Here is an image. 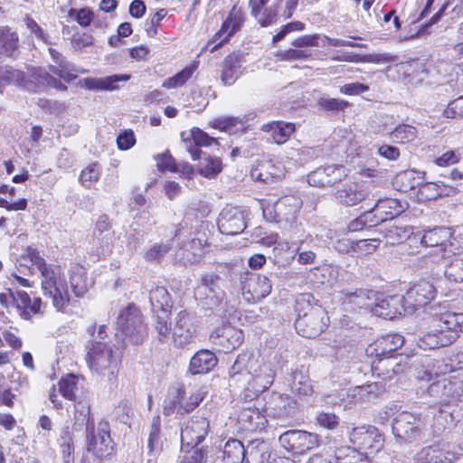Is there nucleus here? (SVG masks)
Segmentation results:
<instances>
[{
    "mask_svg": "<svg viewBox=\"0 0 463 463\" xmlns=\"http://www.w3.org/2000/svg\"><path fill=\"white\" fill-rule=\"evenodd\" d=\"M295 328L297 332L307 338H316L327 326L328 317L326 310L315 303V298L310 293H303L295 300Z\"/></svg>",
    "mask_w": 463,
    "mask_h": 463,
    "instance_id": "1",
    "label": "nucleus"
},
{
    "mask_svg": "<svg viewBox=\"0 0 463 463\" xmlns=\"http://www.w3.org/2000/svg\"><path fill=\"white\" fill-rule=\"evenodd\" d=\"M436 327L420 336L417 345L422 350H433L450 345L458 337V332H463V313L446 311L435 314Z\"/></svg>",
    "mask_w": 463,
    "mask_h": 463,
    "instance_id": "2",
    "label": "nucleus"
},
{
    "mask_svg": "<svg viewBox=\"0 0 463 463\" xmlns=\"http://www.w3.org/2000/svg\"><path fill=\"white\" fill-rule=\"evenodd\" d=\"M86 362L89 368L98 374L107 376L109 382L117 379L120 358L114 354L110 343L86 344Z\"/></svg>",
    "mask_w": 463,
    "mask_h": 463,
    "instance_id": "3",
    "label": "nucleus"
},
{
    "mask_svg": "<svg viewBox=\"0 0 463 463\" xmlns=\"http://www.w3.org/2000/svg\"><path fill=\"white\" fill-rule=\"evenodd\" d=\"M118 330L133 345H140L147 336V327L144 323L140 310L129 304L123 309L117 319Z\"/></svg>",
    "mask_w": 463,
    "mask_h": 463,
    "instance_id": "4",
    "label": "nucleus"
},
{
    "mask_svg": "<svg viewBox=\"0 0 463 463\" xmlns=\"http://www.w3.org/2000/svg\"><path fill=\"white\" fill-rule=\"evenodd\" d=\"M279 442L286 451L298 456L317 448L321 439L317 433L302 430H288L279 435Z\"/></svg>",
    "mask_w": 463,
    "mask_h": 463,
    "instance_id": "5",
    "label": "nucleus"
},
{
    "mask_svg": "<svg viewBox=\"0 0 463 463\" xmlns=\"http://www.w3.org/2000/svg\"><path fill=\"white\" fill-rule=\"evenodd\" d=\"M392 430L400 444L412 443L422 437V421L420 416L402 411L394 418Z\"/></svg>",
    "mask_w": 463,
    "mask_h": 463,
    "instance_id": "6",
    "label": "nucleus"
},
{
    "mask_svg": "<svg viewBox=\"0 0 463 463\" xmlns=\"http://www.w3.org/2000/svg\"><path fill=\"white\" fill-rule=\"evenodd\" d=\"M86 436V449L95 458H103L113 454L114 442L110 437L109 425L106 421H100L91 430H88Z\"/></svg>",
    "mask_w": 463,
    "mask_h": 463,
    "instance_id": "7",
    "label": "nucleus"
},
{
    "mask_svg": "<svg viewBox=\"0 0 463 463\" xmlns=\"http://www.w3.org/2000/svg\"><path fill=\"white\" fill-rule=\"evenodd\" d=\"M34 261L36 262V269L43 277L42 289L43 294L52 298V304L57 309H61L70 301L68 292H61L57 287L55 272L46 264L43 257H34Z\"/></svg>",
    "mask_w": 463,
    "mask_h": 463,
    "instance_id": "8",
    "label": "nucleus"
},
{
    "mask_svg": "<svg viewBox=\"0 0 463 463\" xmlns=\"http://www.w3.org/2000/svg\"><path fill=\"white\" fill-rule=\"evenodd\" d=\"M351 443L365 453L377 452L383 448V434L374 426L363 425L354 428L349 433Z\"/></svg>",
    "mask_w": 463,
    "mask_h": 463,
    "instance_id": "9",
    "label": "nucleus"
},
{
    "mask_svg": "<svg viewBox=\"0 0 463 463\" xmlns=\"http://www.w3.org/2000/svg\"><path fill=\"white\" fill-rule=\"evenodd\" d=\"M250 372L253 392L252 395L246 393L245 397L253 399L271 386L276 376V371L271 362H262L250 356Z\"/></svg>",
    "mask_w": 463,
    "mask_h": 463,
    "instance_id": "10",
    "label": "nucleus"
},
{
    "mask_svg": "<svg viewBox=\"0 0 463 463\" xmlns=\"http://www.w3.org/2000/svg\"><path fill=\"white\" fill-rule=\"evenodd\" d=\"M243 21L244 14L242 10L234 5L222 23L221 29L208 42V46L213 45L210 52H215L219 47L227 43L241 28Z\"/></svg>",
    "mask_w": 463,
    "mask_h": 463,
    "instance_id": "11",
    "label": "nucleus"
},
{
    "mask_svg": "<svg viewBox=\"0 0 463 463\" xmlns=\"http://www.w3.org/2000/svg\"><path fill=\"white\" fill-rule=\"evenodd\" d=\"M408 206L409 204H395L393 211L387 212L385 210H382L383 207H380V204H374L373 208L370 211L364 212L351 223V229L353 231L358 230V225L376 226L383 224L386 221L392 220L399 216L408 208Z\"/></svg>",
    "mask_w": 463,
    "mask_h": 463,
    "instance_id": "12",
    "label": "nucleus"
},
{
    "mask_svg": "<svg viewBox=\"0 0 463 463\" xmlns=\"http://www.w3.org/2000/svg\"><path fill=\"white\" fill-rule=\"evenodd\" d=\"M403 295L383 296L377 292L373 314L387 319H393L397 316L408 314V308Z\"/></svg>",
    "mask_w": 463,
    "mask_h": 463,
    "instance_id": "13",
    "label": "nucleus"
},
{
    "mask_svg": "<svg viewBox=\"0 0 463 463\" xmlns=\"http://www.w3.org/2000/svg\"><path fill=\"white\" fill-rule=\"evenodd\" d=\"M297 402L287 394L272 392L266 402V411L269 416L279 420H286L296 415Z\"/></svg>",
    "mask_w": 463,
    "mask_h": 463,
    "instance_id": "14",
    "label": "nucleus"
},
{
    "mask_svg": "<svg viewBox=\"0 0 463 463\" xmlns=\"http://www.w3.org/2000/svg\"><path fill=\"white\" fill-rule=\"evenodd\" d=\"M209 421L204 417L194 416L181 431L182 449L184 447L194 449L201 444L208 434Z\"/></svg>",
    "mask_w": 463,
    "mask_h": 463,
    "instance_id": "15",
    "label": "nucleus"
},
{
    "mask_svg": "<svg viewBox=\"0 0 463 463\" xmlns=\"http://www.w3.org/2000/svg\"><path fill=\"white\" fill-rule=\"evenodd\" d=\"M403 297L407 303L408 314H412L434 298L435 288L429 281L422 280L411 287Z\"/></svg>",
    "mask_w": 463,
    "mask_h": 463,
    "instance_id": "16",
    "label": "nucleus"
},
{
    "mask_svg": "<svg viewBox=\"0 0 463 463\" xmlns=\"http://www.w3.org/2000/svg\"><path fill=\"white\" fill-rule=\"evenodd\" d=\"M404 343V337L399 334H390L378 338L373 344L366 348L369 356H375L378 363L383 358H390L392 354L401 348Z\"/></svg>",
    "mask_w": 463,
    "mask_h": 463,
    "instance_id": "17",
    "label": "nucleus"
},
{
    "mask_svg": "<svg viewBox=\"0 0 463 463\" xmlns=\"http://www.w3.org/2000/svg\"><path fill=\"white\" fill-rule=\"evenodd\" d=\"M343 304L352 309H364L373 313L377 292L370 289L357 288L354 291L343 289L340 291Z\"/></svg>",
    "mask_w": 463,
    "mask_h": 463,
    "instance_id": "18",
    "label": "nucleus"
},
{
    "mask_svg": "<svg viewBox=\"0 0 463 463\" xmlns=\"http://www.w3.org/2000/svg\"><path fill=\"white\" fill-rule=\"evenodd\" d=\"M210 338L215 345L222 346L223 352L227 353L241 345L243 333L231 325H224L216 328Z\"/></svg>",
    "mask_w": 463,
    "mask_h": 463,
    "instance_id": "19",
    "label": "nucleus"
},
{
    "mask_svg": "<svg viewBox=\"0 0 463 463\" xmlns=\"http://www.w3.org/2000/svg\"><path fill=\"white\" fill-rule=\"evenodd\" d=\"M250 377V355L241 354L229 370V385L234 388L249 385L251 388Z\"/></svg>",
    "mask_w": 463,
    "mask_h": 463,
    "instance_id": "20",
    "label": "nucleus"
},
{
    "mask_svg": "<svg viewBox=\"0 0 463 463\" xmlns=\"http://www.w3.org/2000/svg\"><path fill=\"white\" fill-rule=\"evenodd\" d=\"M218 227L221 232L235 235L246 227L242 213L237 207L224 208L220 213Z\"/></svg>",
    "mask_w": 463,
    "mask_h": 463,
    "instance_id": "21",
    "label": "nucleus"
},
{
    "mask_svg": "<svg viewBox=\"0 0 463 463\" xmlns=\"http://www.w3.org/2000/svg\"><path fill=\"white\" fill-rule=\"evenodd\" d=\"M184 143L193 160L201 158V154L204 153L200 149L201 147H207L212 145L219 146L216 138L210 137L198 128L191 129V139H184Z\"/></svg>",
    "mask_w": 463,
    "mask_h": 463,
    "instance_id": "22",
    "label": "nucleus"
},
{
    "mask_svg": "<svg viewBox=\"0 0 463 463\" xmlns=\"http://www.w3.org/2000/svg\"><path fill=\"white\" fill-rule=\"evenodd\" d=\"M196 327L193 317L185 310L180 311L176 316L175 325L173 327V336L179 345H186L194 336Z\"/></svg>",
    "mask_w": 463,
    "mask_h": 463,
    "instance_id": "23",
    "label": "nucleus"
},
{
    "mask_svg": "<svg viewBox=\"0 0 463 463\" xmlns=\"http://www.w3.org/2000/svg\"><path fill=\"white\" fill-rule=\"evenodd\" d=\"M242 288L246 289L254 300H261L271 292L272 281L266 275L250 274L243 283Z\"/></svg>",
    "mask_w": 463,
    "mask_h": 463,
    "instance_id": "24",
    "label": "nucleus"
},
{
    "mask_svg": "<svg viewBox=\"0 0 463 463\" xmlns=\"http://www.w3.org/2000/svg\"><path fill=\"white\" fill-rule=\"evenodd\" d=\"M243 59L240 54L231 53L227 55L222 63L221 80L224 85H232L241 76Z\"/></svg>",
    "mask_w": 463,
    "mask_h": 463,
    "instance_id": "25",
    "label": "nucleus"
},
{
    "mask_svg": "<svg viewBox=\"0 0 463 463\" xmlns=\"http://www.w3.org/2000/svg\"><path fill=\"white\" fill-rule=\"evenodd\" d=\"M216 355L207 349L196 352L190 360L189 372L192 374L206 373L212 371L217 364Z\"/></svg>",
    "mask_w": 463,
    "mask_h": 463,
    "instance_id": "26",
    "label": "nucleus"
},
{
    "mask_svg": "<svg viewBox=\"0 0 463 463\" xmlns=\"http://www.w3.org/2000/svg\"><path fill=\"white\" fill-rule=\"evenodd\" d=\"M270 449L267 442L262 439L249 441L245 448V463H268L270 458Z\"/></svg>",
    "mask_w": 463,
    "mask_h": 463,
    "instance_id": "27",
    "label": "nucleus"
},
{
    "mask_svg": "<svg viewBox=\"0 0 463 463\" xmlns=\"http://www.w3.org/2000/svg\"><path fill=\"white\" fill-rule=\"evenodd\" d=\"M452 233L449 228L441 226L425 231L422 235L419 232L415 235L420 239V243L426 247H442L451 238Z\"/></svg>",
    "mask_w": 463,
    "mask_h": 463,
    "instance_id": "28",
    "label": "nucleus"
},
{
    "mask_svg": "<svg viewBox=\"0 0 463 463\" xmlns=\"http://www.w3.org/2000/svg\"><path fill=\"white\" fill-rule=\"evenodd\" d=\"M42 299L34 298L32 299L25 291H18V298L15 307L22 318L29 320L33 315L41 314Z\"/></svg>",
    "mask_w": 463,
    "mask_h": 463,
    "instance_id": "29",
    "label": "nucleus"
},
{
    "mask_svg": "<svg viewBox=\"0 0 463 463\" xmlns=\"http://www.w3.org/2000/svg\"><path fill=\"white\" fill-rule=\"evenodd\" d=\"M149 302L153 313L171 312L173 299L165 287H156L150 290Z\"/></svg>",
    "mask_w": 463,
    "mask_h": 463,
    "instance_id": "30",
    "label": "nucleus"
},
{
    "mask_svg": "<svg viewBox=\"0 0 463 463\" xmlns=\"http://www.w3.org/2000/svg\"><path fill=\"white\" fill-rule=\"evenodd\" d=\"M262 130L269 132L274 142L278 145H281L295 132L296 128L293 123L274 121L264 125Z\"/></svg>",
    "mask_w": 463,
    "mask_h": 463,
    "instance_id": "31",
    "label": "nucleus"
},
{
    "mask_svg": "<svg viewBox=\"0 0 463 463\" xmlns=\"http://www.w3.org/2000/svg\"><path fill=\"white\" fill-rule=\"evenodd\" d=\"M16 85L29 89L27 86L26 77L24 71L14 69L11 66L0 67V93L7 85Z\"/></svg>",
    "mask_w": 463,
    "mask_h": 463,
    "instance_id": "32",
    "label": "nucleus"
},
{
    "mask_svg": "<svg viewBox=\"0 0 463 463\" xmlns=\"http://www.w3.org/2000/svg\"><path fill=\"white\" fill-rule=\"evenodd\" d=\"M381 232L383 234L385 244L396 245L411 239L413 234V228L393 224L385 226L384 231L381 230Z\"/></svg>",
    "mask_w": 463,
    "mask_h": 463,
    "instance_id": "33",
    "label": "nucleus"
},
{
    "mask_svg": "<svg viewBox=\"0 0 463 463\" xmlns=\"http://www.w3.org/2000/svg\"><path fill=\"white\" fill-rule=\"evenodd\" d=\"M198 172L209 179L215 178L222 171V162L218 156H210L207 153L201 154Z\"/></svg>",
    "mask_w": 463,
    "mask_h": 463,
    "instance_id": "34",
    "label": "nucleus"
},
{
    "mask_svg": "<svg viewBox=\"0 0 463 463\" xmlns=\"http://www.w3.org/2000/svg\"><path fill=\"white\" fill-rule=\"evenodd\" d=\"M19 37L10 27H0V50L7 56L14 57L18 52Z\"/></svg>",
    "mask_w": 463,
    "mask_h": 463,
    "instance_id": "35",
    "label": "nucleus"
},
{
    "mask_svg": "<svg viewBox=\"0 0 463 463\" xmlns=\"http://www.w3.org/2000/svg\"><path fill=\"white\" fill-rule=\"evenodd\" d=\"M245 448L239 439H230L223 447V462L243 463L245 459Z\"/></svg>",
    "mask_w": 463,
    "mask_h": 463,
    "instance_id": "36",
    "label": "nucleus"
},
{
    "mask_svg": "<svg viewBox=\"0 0 463 463\" xmlns=\"http://www.w3.org/2000/svg\"><path fill=\"white\" fill-rule=\"evenodd\" d=\"M202 286L213 294V298H215L216 301L221 300L225 295V279L215 273L203 275L202 278Z\"/></svg>",
    "mask_w": 463,
    "mask_h": 463,
    "instance_id": "37",
    "label": "nucleus"
},
{
    "mask_svg": "<svg viewBox=\"0 0 463 463\" xmlns=\"http://www.w3.org/2000/svg\"><path fill=\"white\" fill-rule=\"evenodd\" d=\"M290 387L293 392L300 396H308L313 392V387L309 377L303 370H295L291 373Z\"/></svg>",
    "mask_w": 463,
    "mask_h": 463,
    "instance_id": "38",
    "label": "nucleus"
},
{
    "mask_svg": "<svg viewBox=\"0 0 463 463\" xmlns=\"http://www.w3.org/2000/svg\"><path fill=\"white\" fill-rule=\"evenodd\" d=\"M275 168L271 163H263L250 171V176L258 182L270 184L280 178L279 173L273 171Z\"/></svg>",
    "mask_w": 463,
    "mask_h": 463,
    "instance_id": "39",
    "label": "nucleus"
},
{
    "mask_svg": "<svg viewBox=\"0 0 463 463\" xmlns=\"http://www.w3.org/2000/svg\"><path fill=\"white\" fill-rule=\"evenodd\" d=\"M336 463H368L364 453L356 448L341 447L335 450Z\"/></svg>",
    "mask_w": 463,
    "mask_h": 463,
    "instance_id": "40",
    "label": "nucleus"
},
{
    "mask_svg": "<svg viewBox=\"0 0 463 463\" xmlns=\"http://www.w3.org/2000/svg\"><path fill=\"white\" fill-rule=\"evenodd\" d=\"M61 452L62 454L64 463H71L74 460V441L73 435L69 427H64L58 439Z\"/></svg>",
    "mask_w": 463,
    "mask_h": 463,
    "instance_id": "41",
    "label": "nucleus"
},
{
    "mask_svg": "<svg viewBox=\"0 0 463 463\" xmlns=\"http://www.w3.org/2000/svg\"><path fill=\"white\" fill-rule=\"evenodd\" d=\"M171 312L154 313V328L161 342H165L170 336L173 328L168 322Z\"/></svg>",
    "mask_w": 463,
    "mask_h": 463,
    "instance_id": "42",
    "label": "nucleus"
},
{
    "mask_svg": "<svg viewBox=\"0 0 463 463\" xmlns=\"http://www.w3.org/2000/svg\"><path fill=\"white\" fill-rule=\"evenodd\" d=\"M212 126L221 131L235 133L244 128V121L239 117H220L212 122Z\"/></svg>",
    "mask_w": 463,
    "mask_h": 463,
    "instance_id": "43",
    "label": "nucleus"
},
{
    "mask_svg": "<svg viewBox=\"0 0 463 463\" xmlns=\"http://www.w3.org/2000/svg\"><path fill=\"white\" fill-rule=\"evenodd\" d=\"M34 257H41L38 250L31 246L25 250V253L21 255L17 260L16 265L18 270L24 274H33L34 268L36 269V262Z\"/></svg>",
    "mask_w": 463,
    "mask_h": 463,
    "instance_id": "44",
    "label": "nucleus"
},
{
    "mask_svg": "<svg viewBox=\"0 0 463 463\" xmlns=\"http://www.w3.org/2000/svg\"><path fill=\"white\" fill-rule=\"evenodd\" d=\"M196 69L195 65H191L184 68L175 75L165 80L162 86L165 89H175L184 86L186 81L193 76Z\"/></svg>",
    "mask_w": 463,
    "mask_h": 463,
    "instance_id": "45",
    "label": "nucleus"
},
{
    "mask_svg": "<svg viewBox=\"0 0 463 463\" xmlns=\"http://www.w3.org/2000/svg\"><path fill=\"white\" fill-rule=\"evenodd\" d=\"M173 239L165 241L155 243L150 249L145 253V259L149 262L159 263L166 253L172 249Z\"/></svg>",
    "mask_w": 463,
    "mask_h": 463,
    "instance_id": "46",
    "label": "nucleus"
},
{
    "mask_svg": "<svg viewBox=\"0 0 463 463\" xmlns=\"http://www.w3.org/2000/svg\"><path fill=\"white\" fill-rule=\"evenodd\" d=\"M417 129L409 124L398 125L391 133V137L399 143H409L417 137Z\"/></svg>",
    "mask_w": 463,
    "mask_h": 463,
    "instance_id": "47",
    "label": "nucleus"
},
{
    "mask_svg": "<svg viewBox=\"0 0 463 463\" xmlns=\"http://www.w3.org/2000/svg\"><path fill=\"white\" fill-rule=\"evenodd\" d=\"M311 55L310 50L295 47L286 51H279L275 54L279 61H306L308 60Z\"/></svg>",
    "mask_w": 463,
    "mask_h": 463,
    "instance_id": "48",
    "label": "nucleus"
},
{
    "mask_svg": "<svg viewBox=\"0 0 463 463\" xmlns=\"http://www.w3.org/2000/svg\"><path fill=\"white\" fill-rule=\"evenodd\" d=\"M340 181V175L335 177H327V172L323 167H319L307 175V183L312 186L332 185Z\"/></svg>",
    "mask_w": 463,
    "mask_h": 463,
    "instance_id": "49",
    "label": "nucleus"
},
{
    "mask_svg": "<svg viewBox=\"0 0 463 463\" xmlns=\"http://www.w3.org/2000/svg\"><path fill=\"white\" fill-rule=\"evenodd\" d=\"M68 15L73 18L82 27L90 25L92 22L96 26L99 25L98 22L94 21V13L88 7L80 9L71 8L68 12Z\"/></svg>",
    "mask_w": 463,
    "mask_h": 463,
    "instance_id": "50",
    "label": "nucleus"
},
{
    "mask_svg": "<svg viewBox=\"0 0 463 463\" xmlns=\"http://www.w3.org/2000/svg\"><path fill=\"white\" fill-rule=\"evenodd\" d=\"M162 443L160 441V418L154 417L150 426L147 448L150 453L161 450Z\"/></svg>",
    "mask_w": 463,
    "mask_h": 463,
    "instance_id": "51",
    "label": "nucleus"
},
{
    "mask_svg": "<svg viewBox=\"0 0 463 463\" xmlns=\"http://www.w3.org/2000/svg\"><path fill=\"white\" fill-rule=\"evenodd\" d=\"M442 448L426 447L418 454V459L425 463H446Z\"/></svg>",
    "mask_w": 463,
    "mask_h": 463,
    "instance_id": "52",
    "label": "nucleus"
},
{
    "mask_svg": "<svg viewBox=\"0 0 463 463\" xmlns=\"http://www.w3.org/2000/svg\"><path fill=\"white\" fill-rule=\"evenodd\" d=\"M129 75H111L102 79L92 80V84L89 85L90 89L111 90L117 88L116 84L120 81L129 80Z\"/></svg>",
    "mask_w": 463,
    "mask_h": 463,
    "instance_id": "53",
    "label": "nucleus"
},
{
    "mask_svg": "<svg viewBox=\"0 0 463 463\" xmlns=\"http://www.w3.org/2000/svg\"><path fill=\"white\" fill-rule=\"evenodd\" d=\"M77 386V378L73 374H68L59 382V391L68 400L75 401L74 390Z\"/></svg>",
    "mask_w": 463,
    "mask_h": 463,
    "instance_id": "54",
    "label": "nucleus"
},
{
    "mask_svg": "<svg viewBox=\"0 0 463 463\" xmlns=\"http://www.w3.org/2000/svg\"><path fill=\"white\" fill-rule=\"evenodd\" d=\"M264 218L269 222H280L288 218L281 213L286 204H260Z\"/></svg>",
    "mask_w": 463,
    "mask_h": 463,
    "instance_id": "55",
    "label": "nucleus"
},
{
    "mask_svg": "<svg viewBox=\"0 0 463 463\" xmlns=\"http://www.w3.org/2000/svg\"><path fill=\"white\" fill-rule=\"evenodd\" d=\"M184 390L182 388H178L176 390V394L175 397L166 399L164 402L163 413L166 416H170L175 412L181 415V411H179V406L183 405L181 401L184 399Z\"/></svg>",
    "mask_w": 463,
    "mask_h": 463,
    "instance_id": "56",
    "label": "nucleus"
},
{
    "mask_svg": "<svg viewBox=\"0 0 463 463\" xmlns=\"http://www.w3.org/2000/svg\"><path fill=\"white\" fill-rule=\"evenodd\" d=\"M281 0H279L278 3H279ZM278 5H273L269 7H265L261 12L260 16L258 18H255L258 22V24L261 27H268L272 24H274L277 22L278 19Z\"/></svg>",
    "mask_w": 463,
    "mask_h": 463,
    "instance_id": "57",
    "label": "nucleus"
},
{
    "mask_svg": "<svg viewBox=\"0 0 463 463\" xmlns=\"http://www.w3.org/2000/svg\"><path fill=\"white\" fill-rule=\"evenodd\" d=\"M453 424L454 420L452 414L447 411H440L434 419L433 429L435 435H441Z\"/></svg>",
    "mask_w": 463,
    "mask_h": 463,
    "instance_id": "58",
    "label": "nucleus"
},
{
    "mask_svg": "<svg viewBox=\"0 0 463 463\" xmlns=\"http://www.w3.org/2000/svg\"><path fill=\"white\" fill-rule=\"evenodd\" d=\"M381 242L382 240L379 238L356 241L354 243V252L357 253L358 255L372 254Z\"/></svg>",
    "mask_w": 463,
    "mask_h": 463,
    "instance_id": "59",
    "label": "nucleus"
},
{
    "mask_svg": "<svg viewBox=\"0 0 463 463\" xmlns=\"http://www.w3.org/2000/svg\"><path fill=\"white\" fill-rule=\"evenodd\" d=\"M155 160L160 172L169 171L174 173L176 171V162L168 151L155 156Z\"/></svg>",
    "mask_w": 463,
    "mask_h": 463,
    "instance_id": "60",
    "label": "nucleus"
},
{
    "mask_svg": "<svg viewBox=\"0 0 463 463\" xmlns=\"http://www.w3.org/2000/svg\"><path fill=\"white\" fill-rule=\"evenodd\" d=\"M318 105L325 110L339 112L344 111L349 106V103L344 99L320 98L318 100Z\"/></svg>",
    "mask_w": 463,
    "mask_h": 463,
    "instance_id": "61",
    "label": "nucleus"
},
{
    "mask_svg": "<svg viewBox=\"0 0 463 463\" xmlns=\"http://www.w3.org/2000/svg\"><path fill=\"white\" fill-rule=\"evenodd\" d=\"M447 396L449 402L451 399H458L463 396V379L458 377L447 378Z\"/></svg>",
    "mask_w": 463,
    "mask_h": 463,
    "instance_id": "62",
    "label": "nucleus"
},
{
    "mask_svg": "<svg viewBox=\"0 0 463 463\" xmlns=\"http://www.w3.org/2000/svg\"><path fill=\"white\" fill-rule=\"evenodd\" d=\"M99 175V170L97 164H92L81 171L80 181L85 186H90L97 182Z\"/></svg>",
    "mask_w": 463,
    "mask_h": 463,
    "instance_id": "63",
    "label": "nucleus"
},
{
    "mask_svg": "<svg viewBox=\"0 0 463 463\" xmlns=\"http://www.w3.org/2000/svg\"><path fill=\"white\" fill-rule=\"evenodd\" d=\"M443 115L448 118L463 117V96L449 102L448 107L444 109Z\"/></svg>",
    "mask_w": 463,
    "mask_h": 463,
    "instance_id": "64",
    "label": "nucleus"
}]
</instances>
